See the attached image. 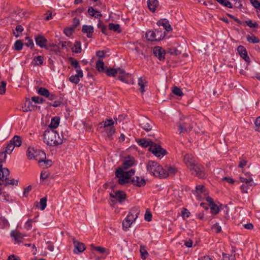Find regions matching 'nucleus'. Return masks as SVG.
<instances>
[{
    "label": "nucleus",
    "mask_w": 260,
    "mask_h": 260,
    "mask_svg": "<svg viewBox=\"0 0 260 260\" xmlns=\"http://www.w3.org/2000/svg\"><path fill=\"white\" fill-rule=\"evenodd\" d=\"M69 81L74 84H77L80 82V78L76 75H72L69 78Z\"/></svg>",
    "instance_id": "54"
},
{
    "label": "nucleus",
    "mask_w": 260,
    "mask_h": 260,
    "mask_svg": "<svg viewBox=\"0 0 260 260\" xmlns=\"http://www.w3.org/2000/svg\"><path fill=\"white\" fill-rule=\"evenodd\" d=\"M70 60L71 61V64L75 69H78L81 68V67L78 62V61L75 60L74 58L71 57L70 58Z\"/></svg>",
    "instance_id": "50"
},
{
    "label": "nucleus",
    "mask_w": 260,
    "mask_h": 260,
    "mask_svg": "<svg viewBox=\"0 0 260 260\" xmlns=\"http://www.w3.org/2000/svg\"><path fill=\"white\" fill-rule=\"evenodd\" d=\"M10 174V171L8 169L4 168V169H1L0 170V181L4 182L5 177H7ZM2 183L0 182V185H2Z\"/></svg>",
    "instance_id": "30"
},
{
    "label": "nucleus",
    "mask_w": 260,
    "mask_h": 260,
    "mask_svg": "<svg viewBox=\"0 0 260 260\" xmlns=\"http://www.w3.org/2000/svg\"><path fill=\"white\" fill-rule=\"evenodd\" d=\"M138 84L140 87V91L142 93H143L146 90L145 87L147 86L148 83L145 79H143L142 77H140L138 79Z\"/></svg>",
    "instance_id": "24"
},
{
    "label": "nucleus",
    "mask_w": 260,
    "mask_h": 260,
    "mask_svg": "<svg viewBox=\"0 0 260 260\" xmlns=\"http://www.w3.org/2000/svg\"><path fill=\"white\" fill-rule=\"evenodd\" d=\"M87 12L89 15L91 17H93L96 18H98L102 16V14L101 12L99 11L94 9L92 7H89L88 9Z\"/></svg>",
    "instance_id": "23"
},
{
    "label": "nucleus",
    "mask_w": 260,
    "mask_h": 260,
    "mask_svg": "<svg viewBox=\"0 0 260 260\" xmlns=\"http://www.w3.org/2000/svg\"><path fill=\"white\" fill-rule=\"evenodd\" d=\"M196 190L197 194H201L205 191V187L203 185H198L196 186Z\"/></svg>",
    "instance_id": "58"
},
{
    "label": "nucleus",
    "mask_w": 260,
    "mask_h": 260,
    "mask_svg": "<svg viewBox=\"0 0 260 260\" xmlns=\"http://www.w3.org/2000/svg\"><path fill=\"white\" fill-rule=\"evenodd\" d=\"M7 83L5 81H2L0 84V94H4L6 92Z\"/></svg>",
    "instance_id": "55"
},
{
    "label": "nucleus",
    "mask_w": 260,
    "mask_h": 260,
    "mask_svg": "<svg viewBox=\"0 0 260 260\" xmlns=\"http://www.w3.org/2000/svg\"><path fill=\"white\" fill-rule=\"evenodd\" d=\"M44 142L47 145L53 146L61 144L63 143V138H61L59 134L54 129H47L44 133Z\"/></svg>",
    "instance_id": "2"
},
{
    "label": "nucleus",
    "mask_w": 260,
    "mask_h": 260,
    "mask_svg": "<svg viewBox=\"0 0 260 260\" xmlns=\"http://www.w3.org/2000/svg\"><path fill=\"white\" fill-rule=\"evenodd\" d=\"M26 42L25 43V45L28 47L32 48L34 46V43L32 39H30L29 37H26Z\"/></svg>",
    "instance_id": "60"
},
{
    "label": "nucleus",
    "mask_w": 260,
    "mask_h": 260,
    "mask_svg": "<svg viewBox=\"0 0 260 260\" xmlns=\"http://www.w3.org/2000/svg\"><path fill=\"white\" fill-rule=\"evenodd\" d=\"M255 130L260 132V116L256 118L255 122Z\"/></svg>",
    "instance_id": "64"
},
{
    "label": "nucleus",
    "mask_w": 260,
    "mask_h": 260,
    "mask_svg": "<svg viewBox=\"0 0 260 260\" xmlns=\"http://www.w3.org/2000/svg\"><path fill=\"white\" fill-rule=\"evenodd\" d=\"M212 229L215 231L217 233H219L221 231V227L218 223L214 224L212 226Z\"/></svg>",
    "instance_id": "61"
},
{
    "label": "nucleus",
    "mask_w": 260,
    "mask_h": 260,
    "mask_svg": "<svg viewBox=\"0 0 260 260\" xmlns=\"http://www.w3.org/2000/svg\"><path fill=\"white\" fill-rule=\"evenodd\" d=\"M222 260H235V257L234 255H230L229 254L223 253Z\"/></svg>",
    "instance_id": "59"
},
{
    "label": "nucleus",
    "mask_w": 260,
    "mask_h": 260,
    "mask_svg": "<svg viewBox=\"0 0 260 260\" xmlns=\"http://www.w3.org/2000/svg\"><path fill=\"white\" fill-rule=\"evenodd\" d=\"M137 142L139 146L143 148H147L148 147L150 148L154 143L153 141L148 140L146 138L138 139L137 140Z\"/></svg>",
    "instance_id": "16"
},
{
    "label": "nucleus",
    "mask_w": 260,
    "mask_h": 260,
    "mask_svg": "<svg viewBox=\"0 0 260 260\" xmlns=\"http://www.w3.org/2000/svg\"><path fill=\"white\" fill-rule=\"evenodd\" d=\"M221 5L226 7L229 8H233V5L229 0H216Z\"/></svg>",
    "instance_id": "42"
},
{
    "label": "nucleus",
    "mask_w": 260,
    "mask_h": 260,
    "mask_svg": "<svg viewBox=\"0 0 260 260\" xmlns=\"http://www.w3.org/2000/svg\"><path fill=\"white\" fill-rule=\"evenodd\" d=\"M190 212L187 209L184 208L182 209V210L181 211V215L183 218L189 217L190 216Z\"/></svg>",
    "instance_id": "63"
},
{
    "label": "nucleus",
    "mask_w": 260,
    "mask_h": 260,
    "mask_svg": "<svg viewBox=\"0 0 260 260\" xmlns=\"http://www.w3.org/2000/svg\"><path fill=\"white\" fill-rule=\"evenodd\" d=\"M237 51L239 55L242 57L248 64L250 62V59L248 55L247 51L245 47L243 46L240 45L237 48Z\"/></svg>",
    "instance_id": "11"
},
{
    "label": "nucleus",
    "mask_w": 260,
    "mask_h": 260,
    "mask_svg": "<svg viewBox=\"0 0 260 260\" xmlns=\"http://www.w3.org/2000/svg\"><path fill=\"white\" fill-rule=\"evenodd\" d=\"M73 52L78 53L81 52V44L80 41H76L72 48Z\"/></svg>",
    "instance_id": "39"
},
{
    "label": "nucleus",
    "mask_w": 260,
    "mask_h": 260,
    "mask_svg": "<svg viewBox=\"0 0 260 260\" xmlns=\"http://www.w3.org/2000/svg\"><path fill=\"white\" fill-rule=\"evenodd\" d=\"M140 252L141 253V257L143 259H145L147 257L148 253L145 248V247L144 246H141L140 248Z\"/></svg>",
    "instance_id": "47"
},
{
    "label": "nucleus",
    "mask_w": 260,
    "mask_h": 260,
    "mask_svg": "<svg viewBox=\"0 0 260 260\" xmlns=\"http://www.w3.org/2000/svg\"><path fill=\"white\" fill-rule=\"evenodd\" d=\"M152 214L151 213V212L149 211H148V210H147L146 211V212H145V215H144L145 220L147 221H150L152 220Z\"/></svg>",
    "instance_id": "57"
},
{
    "label": "nucleus",
    "mask_w": 260,
    "mask_h": 260,
    "mask_svg": "<svg viewBox=\"0 0 260 260\" xmlns=\"http://www.w3.org/2000/svg\"><path fill=\"white\" fill-rule=\"evenodd\" d=\"M37 92L40 95L46 98L47 95H49L48 93L49 92V91L45 88L39 87L37 90Z\"/></svg>",
    "instance_id": "40"
},
{
    "label": "nucleus",
    "mask_w": 260,
    "mask_h": 260,
    "mask_svg": "<svg viewBox=\"0 0 260 260\" xmlns=\"http://www.w3.org/2000/svg\"><path fill=\"white\" fill-rule=\"evenodd\" d=\"M74 30V28L67 27L64 29L63 32L67 36L70 37L73 32Z\"/></svg>",
    "instance_id": "62"
},
{
    "label": "nucleus",
    "mask_w": 260,
    "mask_h": 260,
    "mask_svg": "<svg viewBox=\"0 0 260 260\" xmlns=\"http://www.w3.org/2000/svg\"><path fill=\"white\" fill-rule=\"evenodd\" d=\"M164 173L167 174H165L164 176H162V178H166L169 175H175L177 171V169L173 166H166L165 168L164 169Z\"/></svg>",
    "instance_id": "18"
},
{
    "label": "nucleus",
    "mask_w": 260,
    "mask_h": 260,
    "mask_svg": "<svg viewBox=\"0 0 260 260\" xmlns=\"http://www.w3.org/2000/svg\"><path fill=\"white\" fill-rule=\"evenodd\" d=\"M23 43L20 40H17L14 43V49L15 50L20 51L22 49Z\"/></svg>",
    "instance_id": "45"
},
{
    "label": "nucleus",
    "mask_w": 260,
    "mask_h": 260,
    "mask_svg": "<svg viewBox=\"0 0 260 260\" xmlns=\"http://www.w3.org/2000/svg\"><path fill=\"white\" fill-rule=\"evenodd\" d=\"M147 170L150 174L155 177L162 178V176L165 175L164 173V169L158 164L154 161L150 160L147 165Z\"/></svg>",
    "instance_id": "4"
},
{
    "label": "nucleus",
    "mask_w": 260,
    "mask_h": 260,
    "mask_svg": "<svg viewBox=\"0 0 260 260\" xmlns=\"http://www.w3.org/2000/svg\"><path fill=\"white\" fill-rule=\"evenodd\" d=\"M26 155L28 159H34L38 161L40 166H43L41 164L43 159L46 158V153L40 149H35L34 148L29 147L26 151Z\"/></svg>",
    "instance_id": "3"
},
{
    "label": "nucleus",
    "mask_w": 260,
    "mask_h": 260,
    "mask_svg": "<svg viewBox=\"0 0 260 260\" xmlns=\"http://www.w3.org/2000/svg\"><path fill=\"white\" fill-rule=\"evenodd\" d=\"M149 150L157 157L163 156L167 153L165 149L162 148L160 145L155 143L149 148Z\"/></svg>",
    "instance_id": "7"
},
{
    "label": "nucleus",
    "mask_w": 260,
    "mask_h": 260,
    "mask_svg": "<svg viewBox=\"0 0 260 260\" xmlns=\"http://www.w3.org/2000/svg\"><path fill=\"white\" fill-rule=\"evenodd\" d=\"M59 121L60 119L58 117H54L52 118L49 127L52 129L56 128L59 125Z\"/></svg>",
    "instance_id": "27"
},
{
    "label": "nucleus",
    "mask_w": 260,
    "mask_h": 260,
    "mask_svg": "<svg viewBox=\"0 0 260 260\" xmlns=\"http://www.w3.org/2000/svg\"><path fill=\"white\" fill-rule=\"evenodd\" d=\"M11 236L18 242H19L22 239H23L22 235L19 232L13 231L11 233Z\"/></svg>",
    "instance_id": "41"
},
{
    "label": "nucleus",
    "mask_w": 260,
    "mask_h": 260,
    "mask_svg": "<svg viewBox=\"0 0 260 260\" xmlns=\"http://www.w3.org/2000/svg\"><path fill=\"white\" fill-rule=\"evenodd\" d=\"M73 243L74 246V251L75 253H81L85 249V245L83 243L76 240L75 238L73 239Z\"/></svg>",
    "instance_id": "12"
},
{
    "label": "nucleus",
    "mask_w": 260,
    "mask_h": 260,
    "mask_svg": "<svg viewBox=\"0 0 260 260\" xmlns=\"http://www.w3.org/2000/svg\"><path fill=\"white\" fill-rule=\"evenodd\" d=\"M4 181H5V185L6 186L8 185H17L18 183V180H15L14 179H9L7 177H5Z\"/></svg>",
    "instance_id": "37"
},
{
    "label": "nucleus",
    "mask_w": 260,
    "mask_h": 260,
    "mask_svg": "<svg viewBox=\"0 0 260 260\" xmlns=\"http://www.w3.org/2000/svg\"><path fill=\"white\" fill-rule=\"evenodd\" d=\"M115 121L112 119H107L105 121H103V126L104 127H112L115 123L117 124V118H114Z\"/></svg>",
    "instance_id": "31"
},
{
    "label": "nucleus",
    "mask_w": 260,
    "mask_h": 260,
    "mask_svg": "<svg viewBox=\"0 0 260 260\" xmlns=\"http://www.w3.org/2000/svg\"><path fill=\"white\" fill-rule=\"evenodd\" d=\"M135 173V170L134 169L128 171H124L121 168H118L115 171V176L118 178V183L120 185H124L131 182L132 184L138 187L144 186L146 181L144 178L135 176L130 179Z\"/></svg>",
    "instance_id": "1"
},
{
    "label": "nucleus",
    "mask_w": 260,
    "mask_h": 260,
    "mask_svg": "<svg viewBox=\"0 0 260 260\" xmlns=\"http://www.w3.org/2000/svg\"><path fill=\"white\" fill-rule=\"evenodd\" d=\"M159 3L157 0H148L147 6L150 11L154 12L158 6Z\"/></svg>",
    "instance_id": "21"
},
{
    "label": "nucleus",
    "mask_w": 260,
    "mask_h": 260,
    "mask_svg": "<svg viewBox=\"0 0 260 260\" xmlns=\"http://www.w3.org/2000/svg\"><path fill=\"white\" fill-rule=\"evenodd\" d=\"M11 142L14 144V145L16 147H20L21 145L22 141L21 138L20 136H15Z\"/></svg>",
    "instance_id": "36"
},
{
    "label": "nucleus",
    "mask_w": 260,
    "mask_h": 260,
    "mask_svg": "<svg viewBox=\"0 0 260 260\" xmlns=\"http://www.w3.org/2000/svg\"><path fill=\"white\" fill-rule=\"evenodd\" d=\"M0 224L2 226V228H6L9 225V223L8 220L4 217H0Z\"/></svg>",
    "instance_id": "52"
},
{
    "label": "nucleus",
    "mask_w": 260,
    "mask_h": 260,
    "mask_svg": "<svg viewBox=\"0 0 260 260\" xmlns=\"http://www.w3.org/2000/svg\"><path fill=\"white\" fill-rule=\"evenodd\" d=\"M105 73H106L107 76L110 77H115L117 74L116 70L114 68H108Z\"/></svg>",
    "instance_id": "44"
},
{
    "label": "nucleus",
    "mask_w": 260,
    "mask_h": 260,
    "mask_svg": "<svg viewBox=\"0 0 260 260\" xmlns=\"http://www.w3.org/2000/svg\"><path fill=\"white\" fill-rule=\"evenodd\" d=\"M35 40L36 44L40 47L45 48L46 49H49V47H47L46 45L47 40L43 36L41 35L35 36Z\"/></svg>",
    "instance_id": "10"
},
{
    "label": "nucleus",
    "mask_w": 260,
    "mask_h": 260,
    "mask_svg": "<svg viewBox=\"0 0 260 260\" xmlns=\"http://www.w3.org/2000/svg\"><path fill=\"white\" fill-rule=\"evenodd\" d=\"M44 60V57L42 56L38 55L35 56L33 58L32 64L34 66H40L43 64Z\"/></svg>",
    "instance_id": "25"
},
{
    "label": "nucleus",
    "mask_w": 260,
    "mask_h": 260,
    "mask_svg": "<svg viewBox=\"0 0 260 260\" xmlns=\"http://www.w3.org/2000/svg\"><path fill=\"white\" fill-rule=\"evenodd\" d=\"M184 160L186 165L189 169L195 164L192 155L189 154H187L184 156Z\"/></svg>",
    "instance_id": "22"
},
{
    "label": "nucleus",
    "mask_w": 260,
    "mask_h": 260,
    "mask_svg": "<svg viewBox=\"0 0 260 260\" xmlns=\"http://www.w3.org/2000/svg\"><path fill=\"white\" fill-rule=\"evenodd\" d=\"M153 53L160 61L165 60L166 51L162 47L158 46L154 47Z\"/></svg>",
    "instance_id": "8"
},
{
    "label": "nucleus",
    "mask_w": 260,
    "mask_h": 260,
    "mask_svg": "<svg viewBox=\"0 0 260 260\" xmlns=\"http://www.w3.org/2000/svg\"><path fill=\"white\" fill-rule=\"evenodd\" d=\"M31 99L36 104H43L45 101L43 98L39 96H32Z\"/></svg>",
    "instance_id": "51"
},
{
    "label": "nucleus",
    "mask_w": 260,
    "mask_h": 260,
    "mask_svg": "<svg viewBox=\"0 0 260 260\" xmlns=\"http://www.w3.org/2000/svg\"><path fill=\"white\" fill-rule=\"evenodd\" d=\"M179 128V134L184 133H189L193 128L192 123L189 118H186L183 121H179L177 123Z\"/></svg>",
    "instance_id": "5"
},
{
    "label": "nucleus",
    "mask_w": 260,
    "mask_h": 260,
    "mask_svg": "<svg viewBox=\"0 0 260 260\" xmlns=\"http://www.w3.org/2000/svg\"><path fill=\"white\" fill-rule=\"evenodd\" d=\"M245 177L240 176L239 179L241 182L245 183L247 184H249V186H251L252 185V184H250L253 182V179L251 177V175L249 173H246L244 174Z\"/></svg>",
    "instance_id": "19"
},
{
    "label": "nucleus",
    "mask_w": 260,
    "mask_h": 260,
    "mask_svg": "<svg viewBox=\"0 0 260 260\" xmlns=\"http://www.w3.org/2000/svg\"><path fill=\"white\" fill-rule=\"evenodd\" d=\"M135 222L131 219H127L126 216L122 222L123 229L124 231H126L131 226L132 223Z\"/></svg>",
    "instance_id": "29"
},
{
    "label": "nucleus",
    "mask_w": 260,
    "mask_h": 260,
    "mask_svg": "<svg viewBox=\"0 0 260 260\" xmlns=\"http://www.w3.org/2000/svg\"><path fill=\"white\" fill-rule=\"evenodd\" d=\"M172 91L173 93L176 95H177L179 96H182V95H183V93L181 89L177 86H174L172 88Z\"/></svg>",
    "instance_id": "43"
},
{
    "label": "nucleus",
    "mask_w": 260,
    "mask_h": 260,
    "mask_svg": "<svg viewBox=\"0 0 260 260\" xmlns=\"http://www.w3.org/2000/svg\"><path fill=\"white\" fill-rule=\"evenodd\" d=\"M154 32L156 34V39L159 41L163 39L165 36V31H163L161 29H155Z\"/></svg>",
    "instance_id": "32"
},
{
    "label": "nucleus",
    "mask_w": 260,
    "mask_h": 260,
    "mask_svg": "<svg viewBox=\"0 0 260 260\" xmlns=\"http://www.w3.org/2000/svg\"><path fill=\"white\" fill-rule=\"evenodd\" d=\"M251 5L260 11V2L258 0H250Z\"/></svg>",
    "instance_id": "56"
},
{
    "label": "nucleus",
    "mask_w": 260,
    "mask_h": 260,
    "mask_svg": "<svg viewBox=\"0 0 260 260\" xmlns=\"http://www.w3.org/2000/svg\"><path fill=\"white\" fill-rule=\"evenodd\" d=\"M110 196L120 203H121L125 200L126 196L124 191L118 190L113 193H111Z\"/></svg>",
    "instance_id": "9"
},
{
    "label": "nucleus",
    "mask_w": 260,
    "mask_h": 260,
    "mask_svg": "<svg viewBox=\"0 0 260 260\" xmlns=\"http://www.w3.org/2000/svg\"><path fill=\"white\" fill-rule=\"evenodd\" d=\"M63 102V98L59 96L56 100H55L53 103H49V106H52L53 107H59Z\"/></svg>",
    "instance_id": "38"
},
{
    "label": "nucleus",
    "mask_w": 260,
    "mask_h": 260,
    "mask_svg": "<svg viewBox=\"0 0 260 260\" xmlns=\"http://www.w3.org/2000/svg\"><path fill=\"white\" fill-rule=\"evenodd\" d=\"M97 27L101 29L102 32L105 35H109V33L107 30V27L99 19V23L97 24Z\"/></svg>",
    "instance_id": "33"
},
{
    "label": "nucleus",
    "mask_w": 260,
    "mask_h": 260,
    "mask_svg": "<svg viewBox=\"0 0 260 260\" xmlns=\"http://www.w3.org/2000/svg\"><path fill=\"white\" fill-rule=\"evenodd\" d=\"M139 213L140 210L139 208L137 207H134L130 210L126 216L127 217V219H131L135 221L138 218Z\"/></svg>",
    "instance_id": "15"
},
{
    "label": "nucleus",
    "mask_w": 260,
    "mask_h": 260,
    "mask_svg": "<svg viewBox=\"0 0 260 260\" xmlns=\"http://www.w3.org/2000/svg\"><path fill=\"white\" fill-rule=\"evenodd\" d=\"M108 26H109V29L110 30H112L114 32H117L118 34H119L121 32L120 26L119 24L110 23L109 24Z\"/></svg>",
    "instance_id": "28"
},
{
    "label": "nucleus",
    "mask_w": 260,
    "mask_h": 260,
    "mask_svg": "<svg viewBox=\"0 0 260 260\" xmlns=\"http://www.w3.org/2000/svg\"><path fill=\"white\" fill-rule=\"evenodd\" d=\"M152 122L150 120L145 118L140 123L141 127L146 132L150 131L152 128Z\"/></svg>",
    "instance_id": "20"
},
{
    "label": "nucleus",
    "mask_w": 260,
    "mask_h": 260,
    "mask_svg": "<svg viewBox=\"0 0 260 260\" xmlns=\"http://www.w3.org/2000/svg\"><path fill=\"white\" fill-rule=\"evenodd\" d=\"M246 39L248 42L252 43V44L258 43L260 41L259 39L257 37H256L255 36H254V35H247Z\"/></svg>",
    "instance_id": "34"
},
{
    "label": "nucleus",
    "mask_w": 260,
    "mask_h": 260,
    "mask_svg": "<svg viewBox=\"0 0 260 260\" xmlns=\"http://www.w3.org/2000/svg\"><path fill=\"white\" fill-rule=\"evenodd\" d=\"M96 69L100 72L104 73L106 72V67L105 66L104 62L102 60L99 59L96 61Z\"/></svg>",
    "instance_id": "26"
},
{
    "label": "nucleus",
    "mask_w": 260,
    "mask_h": 260,
    "mask_svg": "<svg viewBox=\"0 0 260 260\" xmlns=\"http://www.w3.org/2000/svg\"><path fill=\"white\" fill-rule=\"evenodd\" d=\"M211 212L213 214H217L219 212V208L218 206L214 204H212L210 206Z\"/></svg>",
    "instance_id": "48"
},
{
    "label": "nucleus",
    "mask_w": 260,
    "mask_h": 260,
    "mask_svg": "<svg viewBox=\"0 0 260 260\" xmlns=\"http://www.w3.org/2000/svg\"><path fill=\"white\" fill-rule=\"evenodd\" d=\"M157 25L158 26H163V29H165L168 32L172 30L171 26L167 19H162L158 20L157 22Z\"/></svg>",
    "instance_id": "14"
},
{
    "label": "nucleus",
    "mask_w": 260,
    "mask_h": 260,
    "mask_svg": "<svg viewBox=\"0 0 260 260\" xmlns=\"http://www.w3.org/2000/svg\"><path fill=\"white\" fill-rule=\"evenodd\" d=\"M15 147V146L14 145V144H13L10 141L6 147L5 151V152L7 154H10L13 150Z\"/></svg>",
    "instance_id": "46"
},
{
    "label": "nucleus",
    "mask_w": 260,
    "mask_h": 260,
    "mask_svg": "<svg viewBox=\"0 0 260 260\" xmlns=\"http://www.w3.org/2000/svg\"><path fill=\"white\" fill-rule=\"evenodd\" d=\"M82 31L86 34L87 37L92 38V34L94 31V28L92 25H83L82 26Z\"/></svg>",
    "instance_id": "17"
},
{
    "label": "nucleus",
    "mask_w": 260,
    "mask_h": 260,
    "mask_svg": "<svg viewBox=\"0 0 260 260\" xmlns=\"http://www.w3.org/2000/svg\"><path fill=\"white\" fill-rule=\"evenodd\" d=\"M244 23L250 28H256L258 25L257 22L253 23L251 20L245 21Z\"/></svg>",
    "instance_id": "53"
},
{
    "label": "nucleus",
    "mask_w": 260,
    "mask_h": 260,
    "mask_svg": "<svg viewBox=\"0 0 260 260\" xmlns=\"http://www.w3.org/2000/svg\"><path fill=\"white\" fill-rule=\"evenodd\" d=\"M135 164L134 157L128 156L124 158L122 163V167L124 170H127L131 167H133Z\"/></svg>",
    "instance_id": "13"
},
{
    "label": "nucleus",
    "mask_w": 260,
    "mask_h": 260,
    "mask_svg": "<svg viewBox=\"0 0 260 260\" xmlns=\"http://www.w3.org/2000/svg\"><path fill=\"white\" fill-rule=\"evenodd\" d=\"M190 170L192 172V174L200 178H204L206 177L204 168L203 166L195 163Z\"/></svg>",
    "instance_id": "6"
},
{
    "label": "nucleus",
    "mask_w": 260,
    "mask_h": 260,
    "mask_svg": "<svg viewBox=\"0 0 260 260\" xmlns=\"http://www.w3.org/2000/svg\"><path fill=\"white\" fill-rule=\"evenodd\" d=\"M40 209L44 210L47 206V198L44 197L40 199Z\"/></svg>",
    "instance_id": "49"
},
{
    "label": "nucleus",
    "mask_w": 260,
    "mask_h": 260,
    "mask_svg": "<svg viewBox=\"0 0 260 260\" xmlns=\"http://www.w3.org/2000/svg\"><path fill=\"white\" fill-rule=\"evenodd\" d=\"M146 38L150 41H156V34L154 30H149L146 34Z\"/></svg>",
    "instance_id": "35"
}]
</instances>
